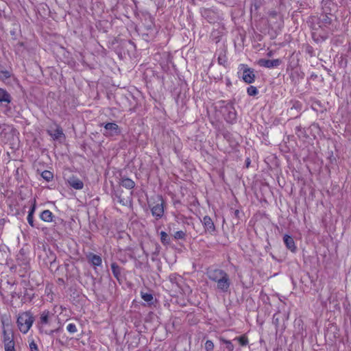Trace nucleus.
<instances>
[{
    "label": "nucleus",
    "mask_w": 351,
    "mask_h": 351,
    "mask_svg": "<svg viewBox=\"0 0 351 351\" xmlns=\"http://www.w3.org/2000/svg\"><path fill=\"white\" fill-rule=\"evenodd\" d=\"M69 184L76 190H81L84 187L83 182L75 176H71L68 179Z\"/></svg>",
    "instance_id": "9b49d317"
},
{
    "label": "nucleus",
    "mask_w": 351,
    "mask_h": 351,
    "mask_svg": "<svg viewBox=\"0 0 351 351\" xmlns=\"http://www.w3.org/2000/svg\"><path fill=\"white\" fill-rule=\"evenodd\" d=\"M11 73L8 70H0V80H5L10 78Z\"/></svg>",
    "instance_id": "a878e982"
},
{
    "label": "nucleus",
    "mask_w": 351,
    "mask_h": 351,
    "mask_svg": "<svg viewBox=\"0 0 351 351\" xmlns=\"http://www.w3.org/2000/svg\"><path fill=\"white\" fill-rule=\"evenodd\" d=\"M160 241L164 245H168L171 243V238L167 232L161 231L160 232Z\"/></svg>",
    "instance_id": "aec40b11"
},
{
    "label": "nucleus",
    "mask_w": 351,
    "mask_h": 351,
    "mask_svg": "<svg viewBox=\"0 0 351 351\" xmlns=\"http://www.w3.org/2000/svg\"><path fill=\"white\" fill-rule=\"evenodd\" d=\"M11 101L12 96L5 89L0 88V104L7 107Z\"/></svg>",
    "instance_id": "1a4fd4ad"
},
{
    "label": "nucleus",
    "mask_w": 351,
    "mask_h": 351,
    "mask_svg": "<svg viewBox=\"0 0 351 351\" xmlns=\"http://www.w3.org/2000/svg\"><path fill=\"white\" fill-rule=\"evenodd\" d=\"M62 135H63L62 130L60 128H57L53 134V137L54 138L58 139Z\"/></svg>",
    "instance_id": "f704fd0d"
},
{
    "label": "nucleus",
    "mask_w": 351,
    "mask_h": 351,
    "mask_svg": "<svg viewBox=\"0 0 351 351\" xmlns=\"http://www.w3.org/2000/svg\"><path fill=\"white\" fill-rule=\"evenodd\" d=\"M220 341L226 344V348L228 351L234 350V346L230 340H227L223 338H221Z\"/></svg>",
    "instance_id": "393cba45"
},
{
    "label": "nucleus",
    "mask_w": 351,
    "mask_h": 351,
    "mask_svg": "<svg viewBox=\"0 0 351 351\" xmlns=\"http://www.w3.org/2000/svg\"><path fill=\"white\" fill-rule=\"evenodd\" d=\"M42 178L47 182H50L53 178V174L50 171L45 170L41 173Z\"/></svg>",
    "instance_id": "4be33fe9"
},
{
    "label": "nucleus",
    "mask_w": 351,
    "mask_h": 351,
    "mask_svg": "<svg viewBox=\"0 0 351 351\" xmlns=\"http://www.w3.org/2000/svg\"><path fill=\"white\" fill-rule=\"evenodd\" d=\"M5 351H16L15 342L4 345Z\"/></svg>",
    "instance_id": "2f4dec72"
},
{
    "label": "nucleus",
    "mask_w": 351,
    "mask_h": 351,
    "mask_svg": "<svg viewBox=\"0 0 351 351\" xmlns=\"http://www.w3.org/2000/svg\"><path fill=\"white\" fill-rule=\"evenodd\" d=\"M227 62V58L225 55H219L218 57V63L221 65H225Z\"/></svg>",
    "instance_id": "473e14b6"
},
{
    "label": "nucleus",
    "mask_w": 351,
    "mask_h": 351,
    "mask_svg": "<svg viewBox=\"0 0 351 351\" xmlns=\"http://www.w3.org/2000/svg\"><path fill=\"white\" fill-rule=\"evenodd\" d=\"M116 197L118 199V202L122 205L125 206L130 202V199L129 197L127 198L122 197L121 193H117Z\"/></svg>",
    "instance_id": "5701e85b"
},
{
    "label": "nucleus",
    "mask_w": 351,
    "mask_h": 351,
    "mask_svg": "<svg viewBox=\"0 0 351 351\" xmlns=\"http://www.w3.org/2000/svg\"><path fill=\"white\" fill-rule=\"evenodd\" d=\"M103 125L104 128L103 134L106 136H112L114 135H118L121 133L119 125L114 122L107 123Z\"/></svg>",
    "instance_id": "39448f33"
},
{
    "label": "nucleus",
    "mask_w": 351,
    "mask_h": 351,
    "mask_svg": "<svg viewBox=\"0 0 351 351\" xmlns=\"http://www.w3.org/2000/svg\"><path fill=\"white\" fill-rule=\"evenodd\" d=\"M164 206L165 202L162 196H158L157 199L153 204H149L152 214L156 219L158 220L162 218L164 215Z\"/></svg>",
    "instance_id": "20e7f679"
},
{
    "label": "nucleus",
    "mask_w": 351,
    "mask_h": 351,
    "mask_svg": "<svg viewBox=\"0 0 351 351\" xmlns=\"http://www.w3.org/2000/svg\"><path fill=\"white\" fill-rule=\"evenodd\" d=\"M202 223L205 230L209 233H213L215 230V226L211 218L208 216H205L203 218Z\"/></svg>",
    "instance_id": "f8f14e48"
},
{
    "label": "nucleus",
    "mask_w": 351,
    "mask_h": 351,
    "mask_svg": "<svg viewBox=\"0 0 351 351\" xmlns=\"http://www.w3.org/2000/svg\"><path fill=\"white\" fill-rule=\"evenodd\" d=\"M35 210H36V201L34 200L32 207L30 208V209H29V210L28 212V214L34 215Z\"/></svg>",
    "instance_id": "e433bc0d"
},
{
    "label": "nucleus",
    "mask_w": 351,
    "mask_h": 351,
    "mask_svg": "<svg viewBox=\"0 0 351 351\" xmlns=\"http://www.w3.org/2000/svg\"><path fill=\"white\" fill-rule=\"evenodd\" d=\"M2 334H3L2 341L3 343V345H5L6 343L9 344V343H12L14 342L13 333L12 332H8L5 329L4 327L3 328Z\"/></svg>",
    "instance_id": "4468645a"
},
{
    "label": "nucleus",
    "mask_w": 351,
    "mask_h": 351,
    "mask_svg": "<svg viewBox=\"0 0 351 351\" xmlns=\"http://www.w3.org/2000/svg\"><path fill=\"white\" fill-rule=\"evenodd\" d=\"M282 61L280 59H275V60H266V59H260L258 61V64L261 66H263L265 68H274L278 67Z\"/></svg>",
    "instance_id": "0eeeda50"
},
{
    "label": "nucleus",
    "mask_w": 351,
    "mask_h": 351,
    "mask_svg": "<svg viewBox=\"0 0 351 351\" xmlns=\"http://www.w3.org/2000/svg\"><path fill=\"white\" fill-rule=\"evenodd\" d=\"M234 340L238 341L241 346H245L248 344V339L245 335L235 337Z\"/></svg>",
    "instance_id": "b1692460"
},
{
    "label": "nucleus",
    "mask_w": 351,
    "mask_h": 351,
    "mask_svg": "<svg viewBox=\"0 0 351 351\" xmlns=\"http://www.w3.org/2000/svg\"><path fill=\"white\" fill-rule=\"evenodd\" d=\"M312 32V37L316 42H322L328 38L327 34H320L316 27H313Z\"/></svg>",
    "instance_id": "2eb2a0df"
},
{
    "label": "nucleus",
    "mask_w": 351,
    "mask_h": 351,
    "mask_svg": "<svg viewBox=\"0 0 351 351\" xmlns=\"http://www.w3.org/2000/svg\"><path fill=\"white\" fill-rule=\"evenodd\" d=\"M58 329H56V330H44V333L46 334V335H48L49 336H52L55 332H58Z\"/></svg>",
    "instance_id": "4c0bfd02"
},
{
    "label": "nucleus",
    "mask_w": 351,
    "mask_h": 351,
    "mask_svg": "<svg viewBox=\"0 0 351 351\" xmlns=\"http://www.w3.org/2000/svg\"><path fill=\"white\" fill-rule=\"evenodd\" d=\"M50 313L49 311H44L41 313L40 321L38 322V328L40 332H44V326L49 322Z\"/></svg>",
    "instance_id": "6e6552de"
},
{
    "label": "nucleus",
    "mask_w": 351,
    "mask_h": 351,
    "mask_svg": "<svg viewBox=\"0 0 351 351\" xmlns=\"http://www.w3.org/2000/svg\"><path fill=\"white\" fill-rule=\"evenodd\" d=\"M247 93L250 96H256L258 93L256 87L250 86L247 88Z\"/></svg>",
    "instance_id": "bb28decb"
},
{
    "label": "nucleus",
    "mask_w": 351,
    "mask_h": 351,
    "mask_svg": "<svg viewBox=\"0 0 351 351\" xmlns=\"http://www.w3.org/2000/svg\"><path fill=\"white\" fill-rule=\"evenodd\" d=\"M206 275L209 280L217 283V288L223 292H228L231 285L229 275L221 269H209Z\"/></svg>",
    "instance_id": "f257e3e1"
},
{
    "label": "nucleus",
    "mask_w": 351,
    "mask_h": 351,
    "mask_svg": "<svg viewBox=\"0 0 351 351\" xmlns=\"http://www.w3.org/2000/svg\"><path fill=\"white\" fill-rule=\"evenodd\" d=\"M298 106H299V104H295V105H293V107L296 108L298 107Z\"/></svg>",
    "instance_id": "79ce46f5"
},
{
    "label": "nucleus",
    "mask_w": 351,
    "mask_h": 351,
    "mask_svg": "<svg viewBox=\"0 0 351 351\" xmlns=\"http://www.w3.org/2000/svg\"><path fill=\"white\" fill-rule=\"evenodd\" d=\"M234 213V215L236 217H238V215L239 214V210H235Z\"/></svg>",
    "instance_id": "ea45409f"
},
{
    "label": "nucleus",
    "mask_w": 351,
    "mask_h": 351,
    "mask_svg": "<svg viewBox=\"0 0 351 351\" xmlns=\"http://www.w3.org/2000/svg\"><path fill=\"white\" fill-rule=\"evenodd\" d=\"M119 183L122 186L130 190L135 186V182L128 178H122Z\"/></svg>",
    "instance_id": "f3484780"
},
{
    "label": "nucleus",
    "mask_w": 351,
    "mask_h": 351,
    "mask_svg": "<svg viewBox=\"0 0 351 351\" xmlns=\"http://www.w3.org/2000/svg\"><path fill=\"white\" fill-rule=\"evenodd\" d=\"M14 132L15 130L12 125L5 123L0 124V136L2 138L8 140Z\"/></svg>",
    "instance_id": "423d86ee"
},
{
    "label": "nucleus",
    "mask_w": 351,
    "mask_h": 351,
    "mask_svg": "<svg viewBox=\"0 0 351 351\" xmlns=\"http://www.w3.org/2000/svg\"><path fill=\"white\" fill-rule=\"evenodd\" d=\"M111 269L114 276L119 280L121 273V267L116 263H112Z\"/></svg>",
    "instance_id": "6ab92c4d"
},
{
    "label": "nucleus",
    "mask_w": 351,
    "mask_h": 351,
    "mask_svg": "<svg viewBox=\"0 0 351 351\" xmlns=\"http://www.w3.org/2000/svg\"><path fill=\"white\" fill-rule=\"evenodd\" d=\"M173 237L176 239H185L186 232L182 230L177 231L174 233Z\"/></svg>",
    "instance_id": "c85d7f7f"
},
{
    "label": "nucleus",
    "mask_w": 351,
    "mask_h": 351,
    "mask_svg": "<svg viewBox=\"0 0 351 351\" xmlns=\"http://www.w3.org/2000/svg\"><path fill=\"white\" fill-rule=\"evenodd\" d=\"M284 243L286 245V247L291 250V252H294L296 250V247L295 245V242L293 239L287 234H285L283 237Z\"/></svg>",
    "instance_id": "ddd939ff"
},
{
    "label": "nucleus",
    "mask_w": 351,
    "mask_h": 351,
    "mask_svg": "<svg viewBox=\"0 0 351 351\" xmlns=\"http://www.w3.org/2000/svg\"><path fill=\"white\" fill-rule=\"evenodd\" d=\"M40 217L45 222H51L54 216L49 210H45L41 213Z\"/></svg>",
    "instance_id": "a211bd4d"
},
{
    "label": "nucleus",
    "mask_w": 351,
    "mask_h": 351,
    "mask_svg": "<svg viewBox=\"0 0 351 351\" xmlns=\"http://www.w3.org/2000/svg\"><path fill=\"white\" fill-rule=\"evenodd\" d=\"M274 319L275 323L278 324V318L275 319V318L274 317Z\"/></svg>",
    "instance_id": "a19ab883"
},
{
    "label": "nucleus",
    "mask_w": 351,
    "mask_h": 351,
    "mask_svg": "<svg viewBox=\"0 0 351 351\" xmlns=\"http://www.w3.org/2000/svg\"><path fill=\"white\" fill-rule=\"evenodd\" d=\"M242 78L243 81L247 84L253 83L255 80L254 71L250 68L244 69Z\"/></svg>",
    "instance_id": "9d476101"
},
{
    "label": "nucleus",
    "mask_w": 351,
    "mask_h": 351,
    "mask_svg": "<svg viewBox=\"0 0 351 351\" xmlns=\"http://www.w3.org/2000/svg\"><path fill=\"white\" fill-rule=\"evenodd\" d=\"M34 322V317L30 311H25L19 314L17 317V326L19 330L26 334Z\"/></svg>",
    "instance_id": "f03ea898"
},
{
    "label": "nucleus",
    "mask_w": 351,
    "mask_h": 351,
    "mask_svg": "<svg viewBox=\"0 0 351 351\" xmlns=\"http://www.w3.org/2000/svg\"><path fill=\"white\" fill-rule=\"evenodd\" d=\"M253 5L254 6L255 9L257 10L259 8V5L257 2H255Z\"/></svg>",
    "instance_id": "58836bf2"
},
{
    "label": "nucleus",
    "mask_w": 351,
    "mask_h": 351,
    "mask_svg": "<svg viewBox=\"0 0 351 351\" xmlns=\"http://www.w3.org/2000/svg\"><path fill=\"white\" fill-rule=\"evenodd\" d=\"M214 349V343L210 340H207L205 343L206 351H213Z\"/></svg>",
    "instance_id": "7c9ffc66"
},
{
    "label": "nucleus",
    "mask_w": 351,
    "mask_h": 351,
    "mask_svg": "<svg viewBox=\"0 0 351 351\" xmlns=\"http://www.w3.org/2000/svg\"><path fill=\"white\" fill-rule=\"evenodd\" d=\"M29 348L30 351H39L37 344L32 340L29 342Z\"/></svg>",
    "instance_id": "72a5a7b5"
},
{
    "label": "nucleus",
    "mask_w": 351,
    "mask_h": 351,
    "mask_svg": "<svg viewBox=\"0 0 351 351\" xmlns=\"http://www.w3.org/2000/svg\"><path fill=\"white\" fill-rule=\"evenodd\" d=\"M27 219L28 223H29L32 227H34L33 215H29V214H28L27 217Z\"/></svg>",
    "instance_id": "c9c22d12"
},
{
    "label": "nucleus",
    "mask_w": 351,
    "mask_h": 351,
    "mask_svg": "<svg viewBox=\"0 0 351 351\" xmlns=\"http://www.w3.org/2000/svg\"><path fill=\"white\" fill-rule=\"evenodd\" d=\"M66 330L71 334H74L77 331L76 325L73 323H70L67 325Z\"/></svg>",
    "instance_id": "c756f323"
},
{
    "label": "nucleus",
    "mask_w": 351,
    "mask_h": 351,
    "mask_svg": "<svg viewBox=\"0 0 351 351\" xmlns=\"http://www.w3.org/2000/svg\"><path fill=\"white\" fill-rule=\"evenodd\" d=\"M331 23V19L327 15H324L322 19H319V27H322V26L327 27V25H330Z\"/></svg>",
    "instance_id": "412c9836"
},
{
    "label": "nucleus",
    "mask_w": 351,
    "mask_h": 351,
    "mask_svg": "<svg viewBox=\"0 0 351 351\" xmlns=\"http://www.w3.org/2000/svg\"><path fill=\"white\" fill-rule=\"evenodd\" d=\"M224 105L221 106V113L225 120L230 123L237 121V112L232 103L221 101Z\"/></svg>",
    "instance_id": "7ed1b4c3"
},
{
    "label": "nucleus",
    "mask_w": 351,
    "mask_h": 351,
    "mask_svg": "<svg viewBox=\"0 0 351 351\" xmlns=\"http://www.w3.org/2000/svg\"><path fill=\"white\" fill-rule=\"evenodd\" d=\"M87 258L88 261L94 266H99L101 265L102 260L99 255L89 253L87 255Z\"/></svg>",
    "instance_id": "dca6fc26"
},
{
    "label": "nucleus",
    "mask_w": 351,
    "mask_h": 351,
    "mask_svg": "<svg viewBox=\"0 0 351 351\" xmlns=\"http://www.w3.org/2000/svg\"><path fill=\"white\" fill-rule=\"evenodd\" d=\"M141 298L147 302H151L154 299L152 294L143 292L141 293Z\"/></svg>",
    "instance_id": "cd10ccee"
}]
</instances>
